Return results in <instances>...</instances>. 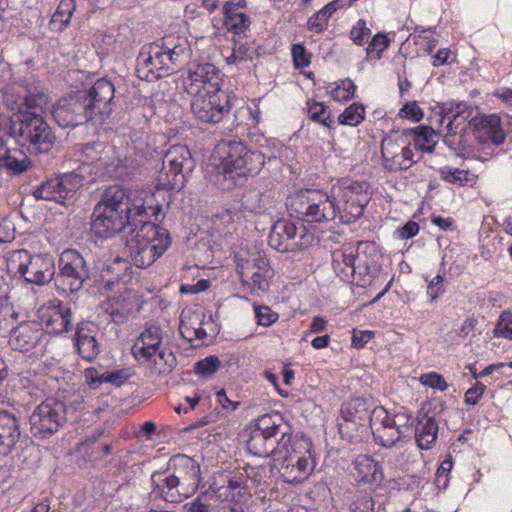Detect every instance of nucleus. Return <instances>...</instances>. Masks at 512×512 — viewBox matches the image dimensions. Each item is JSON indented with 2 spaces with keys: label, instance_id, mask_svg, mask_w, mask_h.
<instances>
[{
  "label": "nucleus",
  "instance_id": "e2e57ef3",
  "mask_svg": "<svg viewBox=\"0 0 512 512\" xmlns=\"http://www.w3.org/2000/svg\"><path fill=\"white\" fill-rule=\"evenodd\" d=\"M129 378V373L125 369L115 370V371H106L104 372V377H102V381L106 383H111L115 386H120Z\"/></svg>",
  "mask_w": 512,
  "mask_h": 512
},
{
  "label": "nucleus",
  "instance_id": "774afa93",
  "mask_svg": "<svg viewBox=\"0 0 512 512\" xmlns=\"http://www.w3.org/2000/svg\"><path fill=\"white\" fill-rule=\"evenodd\" d=\"M486 386L480 382H477L475 386L469 388L465 393V403L469 405H476L479 399L482 397Z\"/></svg>",
  "mask_w": 512,
  "mask_h": 512
},
{
  "label": "nucleus",
  "instance_id": "4be33fe9",
  "mask_svg": "<svg viewBox=\"0 0 512 512\" xmlns=\"http://www.w3.org/2000/svg\"><path fill=\"white\" fill-rule=\"evenodd\" d=\"M469 125H473V136L479 144L492 143L499 146L505 141L506 134L501 128L500 117L496 114L473 118Z\"/></svg>",
  "mask_w": 512,
  "mask_h": 512
},
{
  "label": "nucleus",
  "instance_id": "4d7b16f0",
  "mask_svg": "<svg viewBox=\"0 0 512 512\" xmlns=\"http://www.w3.org/2000/svg\"><path fill=\"white\" fill-rule=\"evenodd\" d=\"M151 49L153 50V53H157V57L161 61L160 69L162 74L168 76L175 70H177L175 65L173 64V61L170 58L169 53H167V49H162V46H154L151 47Z\"/></svg>",
  "mask_w": 512,
  "mask_h": 512
},
{
  "label": "nucleus",
  "instance_id": "9d476101",
  "mask_svg": "<svg viewBox=\"0 0 512 512\" xmlns=\"http://www.w3.org/2000/svg\"><path fill=\"white\" fill-rule=\"evenodd\" d=\"M96 206L104 211L120 214L129 222L148 218L147 208L143 199L137 197L136 191H131L119 185H112L104 189Z\"/></svg>",
  "mask_w": 512,
  "mask_h": 512
},
{
  "label": "nucleus",
  "instance_id": "c85d7f7f",
  "mask_svg": "<svg viewBox=\"0 0 512 512\" xmlns=\"http://www.w3.org/2000/svg\"><path fill=\"white\" fill-rule=\"evenodd\" d=\"M414 438L420 449H429L435 443L438 433V424L434 417L419 413L413 428Z\"/></svg>",
  "mask_w": 512,
  "mask_h": 512
},
{
  "label": "nucleus",
  "instance_id": "680f3d73",
  "mask_svg": "<svg viewBox=\"0 0 512 512\" xmlns=\"http://www.w3.org/2000/svg\"><path fill=\"white\" fill-rule=\"evenodd\" d=\"M388 46L389 39L387 38V36L382 33H378L369 42L366 52L368 55H371L375 50H377L378 58H380V53L383 50H385Z\"/></svg>",
  "mask_w": 512,
  "mask_h": 512
},
{
  "label": "nucleus",
  "instance_id": "bf43d9fd",
  "mask_svg": "<svg viewBox=\"0 0 512 512\" xmlns=\"http://www.w3.org/2000/svg\"><path fill=\"white\" fill-rule=\"evenodd\" d=\"M292 56L296 68H304L310 64L311 56L302 44L292 46Z\"/></svg>",
  "mask_w": 512,
  "mask_h": 512
},
{
  "label": "nucleus",
  "instance_id": "9b49d317",
  "mask_svg": "<svg viewBox=\"0 0 512 512\" xmlns=\"http://www.w3.org/2000/svg\"><path fill=\"white\" fill-rule=\"evenodd\" d=\"M236 260L237 273L244 289L250 293L268 289V279L273 271L264 252L256 249L253 252L241 251L236 255Z\"/></svg>",
  "mask_w": 512,
  "mask_h": 512
},
{
  "label": "nucleus",
  "instance_id": "1a4fd4ad",
  "mask_svg": "<svg viewBox=\"0 0 512 512\" xmlns=\"http://www.w3.org/2000/svg\"><path fill=\"white\" fill-rule=\"evenodd\" d=\"M55 286L62 294L75 293L90 280V268L81 253L75 249L64 250L58 259Z\"/></svg>",
  "mask_w": 512,
  "mask_h": 512
},
{
  "label": "nucleus",
  "instance_id": "20e7f679",
  "mask_svg": "<svg viewBox=\"0 0 512 512\" xmlns=\"http://www.w3.org/2000/svg\"><path fill=\"white\" fill-rule=\"evenodd\" d=\"M221 170L225 178L240 184L249 175H256L265 163V157L260 151L250 150L242 142L223 143Z\"/></svg>",
  "mask_w": 512,
  "mask_h": 512
},
{
  "label": "nucleus",
  "instance_id": "423d86ee",
  "mask_svg": "<svg viewBox=\"0 0 512 512\" xmlns=\"http://www.w3.org/2000/svg\"><path fill=\"white\" fill-rule=\"evenodd\" d=\"M194 167V159L186 146H171L162 157L161 169L155 176V187L158 190H181L186 176Z\"/></svg>",
  "mask_w": 512,
  "mask_h": 512
},
{
  "label": "nucleus",
  "instance_id": "0eeeda50",
  "mask_svg": "<svg viewBox=\"0 0 512 512\" xmlns=\"http://www.w3.org/2000/svg\"><path fill=\"white\" fill-rule=\"evenodd\" d=\"M471 108L464 102H446L437 104L429 117L432 126L437 128L439 133H445V143L449 145L458 154L466 155L471 152L470 148L462 143L463 136H460L459 145L462 147H453L455 142L448 137L455 136L463 130V127L471 116Z\"/></svg>",
  "mask_w": 512,
  "mask_h": 512
},
{
  "label": "nucleus",
  "instance_id": "4c0bfd02",
  "mask_svg": "<svg viewBox=\"0 0 512 512\" xmlns=\"http://www.w3.org/2000/svg\"><path fill=\"white\" fill-rule=\"evenodd\" d=\"M75 7V0H61L50 20L51 29L55 31L64 30L70 22Z\"/></svg>",
  "mask_w": 512,
  "mask_h": 512
},
{
  "label": "nucleus",
  "instance_id": "603ef678",
  "mask_svg": "<svg viewBox=\"0 0 512 512\" xmlns=\"http://www.w3.org/2000/svg\"><path fill=\"white\" fill-rule=\"evenodd\" d=\"M441 178L452 184L464 185L468 181V172L465 170L451 168V167H443L440 169Z\"/></svg>",
  "mask_w": 512,
  "mask_h": 512
},
{
  "label": "nucleus",
  "instance_id": "3c124183",
  "mask_svg": "<svg viewBox=\"0 0 512 512\" xmlns=\"http://www.w3.org/2000/svg\"><path fill=\"white\" fill-rule=\"evenodd\" d=\"M157 358L154 363L159 374L167 373L172 370L176 364V358L171 351L160 350L156 353Z\"/></svg>",
  "mask_w": 512,
  "mask_h": 512
},
{
  "label": "nucleus",
  "instance_id": "69168bd1",
  "mask_svg": "<svg viewBox=\"0 0 512 512\" xmlns=\"http://www.w3.org/2000/svg\"><path fill=\"white\" fill-rule=\"evenodd\" d=\"M444 278L441 275H436L427 287V294L430 296L431 301H435L440 295L444 293L443 286Z\"/></svg>",
  "mask_w": 512,
  "mask_h": 512
},
{
  "label": "nucleus",
  "instance_id": "4468645a",
  "mask_svg": "<svg viewBox=\"0 0 512 512\" xmlns=\"http://www.w3.org/2000/svg\"><path fill=\"white\" fill-rule=\"evenodd\" d=\"M316 460L312 443L305 436H296L292 444V453L286 457L280 467V473L288 483L304 481L314 470Z\"/></svg>",
  "mask_w": 512,
  "mask_h": 512
},
{
  "label": "nucleus",
  "instance_id": "72a5a7b5",
  "mask_svg": "<svg viewBox=\"0 0 512 512\" xmlns=\"http://www.w3.org/2000/svg\"><path fill=\"white\" fill-rule=\"evenodd\" d=\"M417 151L432 153L436 146V131L432 126L419 125L412 129H405Z\"/></svg>",
  "mask_w": 512,
  "mask_h": 512
},
{
  "label": "nucleus",
  "instance_id": "f8f14e48",
  "mask_svg": "<svg viewBox=\"0 0 512 512\" xmlns=\"http://www.w3.org/2000/svg\"><path fill=\"white\" fill-rule=\"evenodd\" d=\"M67 403L60 399H47L29 416V430L37 439H48L67 421Z\"/></svg>",
  "mask_w": 512,
  "mask_h": 512
},
{
  "label": "nucleus",
  "instance_id": "f704fd0d",
  "mask_svg": "<svg viewBox=\"0 0 512 512\" xmlns=\"http://www.w3.org/2000/svg\"><path fill=\"white\" fill-rule=\"evenodd\" d=\"M354 467L363 482L375 483L384 479L382 467L372 456L358 455L354 460Z\"/></svg>",
  "mask_w": 512,
  "mask_h": 512
},
{
  "label": "nucleus",
  "instance_id": "5701e85b",
  "mask_svg": "<svg viewBox=\"0 0 512 512\" xmlns=\"http://www.w3.org/2000/svg\"><path fill=\"white\" fill-rule=\"evenodd\" d=\"M43 336L40 323L26 321L11 330L8 343L13 350L29 352L41 342Z\"/></svg>",
  "mask_w": 512,
  "mask_h": 512
},
{
  "label": "nucleus",
  "instance_id": "5fc2aeb1",
  "mask_svg": "<svg viewBox=\"0 0 512 512\" xmlns=\"http://www.w3.org/2000/svg\"><path fill=\"white\" fill-rule=\"evenodd\" d=\"M254 310L257 323L261 326H270L278 319V314L273 312L271 308L268 306H255Z\"/></svg>",
  "mask_w": 512,
  "mask_h": 512
},
{
  "label": "nucleus",
  "instance_id": "a211bd4d",
  "mask_svg": "<svg viewBox=\"0 0 512 512\" xmlns=\"http://www.w3.org/2000/svg\"><path fill=\"white\" fill-rule=\"evenodd\" d=\"M219 70L212 63L188 64L187 75L183 80V87L188 94L212 92L219 90Z\"/></svg>",
  "mask_w": 512,
  "mask_h": 512
},
{
  "label": "nucleus",
  "instance_id": "b1692460",
  "mask_svg": "<svg viewBox=\"0 0 512 512\" xmlns=\"http://www.w3.org/2000/svg\"><path fill=\"white\" fill-rule=\"evenodd\" d=\"M162 342V329L159 326H148L132 346V354L138 361L148 362L155 357Z\"/></svg>",
  "mask_w": 512,
  "mask_h": 512
},
{
  "label": "nucleus",
  "instance_id": "13d9d810",
  "mask_svg": "<svg viewBox=\"0 0 512 512\" xmlns=\"http://www.w3.org/2000/svg\"><path fill=\"white\" fill-rule=\"evenodd\" d=\"M401 118L410 119L414 122L420 121L424 113L416 101L407 102L399 111Z\"/></svg>",
  "mask_w": 512,
  "mask_h": 512
},
{
  "label": "nucleus",
  "instance_id": "8fccbe9b",
  "mask_svg": "<svg viewBox=\"0 0 512 512\" xmlns=\"http://www.w3.org/2000/svg\"><path fill=\"white\" fill-rule=\"evenodd\" d=\"M201 323L202 320L200 315L195 313L192 315H186L183 313L179 325V332L182 338L191 343L193 331L196 329V326Z\"/></svg>",
  "mask_w": 512,
  "mask_h": 512
},
{
  "label": "nucleus",
  "instance_id": "79ce46f5",
  "mask_svg": "<svg viewBox=\"0 0 512 512\" xmlns=\"http://www.w3.org/2000/svg\"><path fill=\"white\" fill-rule=\"evenodd\" d=\"M230 7L231 4L223 6L225 25L236 34L244 32L251 24L250 18L244 13H232Z\"/></svg>",
  "mask_w": 512,
  "mask_h": 512
},
{
  "label": "nucleus",
  "instance_id": "f257e3e1",
  "mask_svg": "<svg viewBox=\"0 0 512 512\" xmlns=\"http://www.w3.org/2000/svg\"><path fill=\"white\" fill-rule=\"evenodd\" d=\"M114 97V85L101 78L88 89L61 97L53 105L52 115L63 128H74L89 121L103 123L113 112Z\"/></svg>",
  "mask_w": 512,
  "mask_h": 512
},
{
  "label": "nucleus",
  "instance_id": "c03bdc74",
  "mask_svg": "<svg viewBox=\"0 0 512 512\" xmlns=\"http://www.w3.org/2000/svg\"><path fill=\"white\" fill-rule=\"evenodd\" d=\"M266 197L258 190H247L241 199L243 211L259 214L265 209Z\"/></svg>",
  "mask_w": 512,
  "mask_h": 512
},
{
  "label": "nucleus",
  "instance_id": "7c9ffc66",
  "mask_svg": "<svg viewBox=\"0 0 512 512\" xmlns=\"http://www.w3.org/2000/svg\"><path fill=\"white\" fill-rule=\"evenodd\" d=\"M41 321L50 333L61 334L68 331L71 325V310L61 305L50 308L43 312Z\"/></svg>",
  "mask_w": 512,
  "mask_h": 512
},
{
  "label": "nucleus",
  "instance_id": "bb28decb",
  "mask_svg": "<svg viewBox=\"0 0 512 512\" xmlns=\"http://www.w3.org/2000/svg\"><path fill=\"white\" fill-rule=\"evenodd\" d=\"M10 97L15 98V107L12 109H17V111H42L48 103V96L37 88L18 87L11 94H7V101Z\"/></svg>",
  "mask_w": 512,
  "mask_h": 512
},
{
  "label": "nucleus",
  "instance_id": "e433bc0d",
  "mask_svg": "<svg viewBox=\"0 0 512 512\" xmlns=\"http://www.w3.org/2000/svg\"><path fill=\"white\" fill-rule=\"evenodd\" d=\"M382 488H374L368 490H358L356 492V501L352 504V512H375L376 503L382 496L377 493V490Z\"/></svg>",
  "mask_w": 512,
  "mask_h": 512
},
{
  "label": "nucleus",
  "instance_id": "2f4dec72",
  "mask_svg": "<svg viewBox=\"0 0 512 512\" xmlns=\"http://www.w3.org/2000/svg\"><path fill=\"white\" fill-rule=\"evenodd\" d=\"M160 64L157 53H153L151 47L148 52L141 51L137 58L138 77L149 82L165 77L161 72Z\"/></svg>",
  "mask_w": 512,
  "mask_h": 512
},
{
  "label": "nucleus",
  "instance_id": "473e14b6",
  "mask_svg": "<svg viewBox=\"0 0 512 512\" xmlns=\"http://www.w3.org/2000/svg\"><path fill=\"white\" fill-rule=\"evenodd\" d=\"M75 346L80 357L88 362L93 361L100 352V345L91 331L83 326L75 332Z\"/></svg>",
  "mask_w": 512,
  "mask_h": 512
},
{
  "label": "nucleus",
  "instance_id": "ea45409f",
  "mask_svg": "<svg viewBox=\"0 0 512 512\" xmlns=\"http://www.w3.org/2000/svg\"><path fill=\"white\" fill-rule=\"evenodd\" d=\"M342 413L346 422L357 423L369 419L370 412L367 402L363 398H355L342 409Z\"/></svg>",
  "mask_w": 512,
  "mask_h": 512
},
{
  "label": "nucleus",
  "instance_id": "aec40b11",
  "mask_svg": "<svg viewBox=\"0 0 512 512\" xmlns=\"http://www.w3.org/2000/svg\"><path fill=\"white\" fill-rule=\"evenodd\" d=\"M168 472L177 481L181 490L189 496L200 481V465L191 457L178 454L169 461Z\"/></svg>",
  "mask_w": 512,
  "mask_h": 512
},
{
  "label": "nucleus",
  "instance_id": "393cba45",
  "mask_svg": "<svg viewBox=\"0 0 512 512\" xmlns=\"http://www.w3.org/2000/svg\"><path fill=\"white\" fill-rule=\"evenodd\" d=\"M332 265L335 273L346 282H353L357 269L361 268V259L355 255L352 245L344 246L333 252Z\"/></svg>",
  "mask_w": 512,
  "mask_h": 512
},
{
  "label": "nucleus",
  "instance_id": "412c9836",
  "mask_svg": "<svg viewBox=\"0 0 512 512\" xmlns=\"http://www.w3.org/2000/svg\"><path fill=\"white\" fill-rule=\"evenodd\" d=\"M91 231L99 238H110L117 233L123 231L125 234L129 231L127 219L117 213L104 211L101 206H95Z\"/></svg>",
  "mask_w": 512,
  "mask_h": 512
},
{
  "label": "nucleus",
  "instance_id": "a19ab883",
  "mask_svg": "<svg viewBox=\"0 0 512 512\" xmlns=\"http://www.w3.org/2000/svg\"><path fill=\"white\" fill-rule=\"evenodd\" d=\"M276 445L277 441L269 442L266 438L263 437V434H260L257 431H253L247 443L248 450L254 455L260 457H269L272 455L276 449Z\"/></svg>",
  "mask_w": 512,
  "mask_h": 512
},
{
  "label": "nucleus",
  "instance_id": "0e129e2a",
  "mask_svg": "<svg viewBox=\"0 0 512 512\" xmlns=\"http://www.w3.org/2000/svg\"><path fill=\"white\" fill-rule=\"evenodd\" d=\"M205 494L199 495L193 501L185 504V508L188 512H210L212 506L207 501Z\"/></svg>",
  "mask_w": 512,
  "mask_h": 512
},
{
  "label": "nucleus",
  "instance_id": "ddd939ff",
  "mask_svg": "<svg viewBox=\"0 0 512 512\" xmlns=\"http://www.w3.org/2000/svg\"><path fill=\"white\" fill-rule=\"evenodd\" d=\"M368 185L365 182L343 181L333 189V200L336 206V214L344 223H351L359 219L364 208L369 203L370 197L367 193Z\"/></svg>",
  "mask_w": 512,
  "mask_h": 512
},
{
  "label": "nucleus",
  "instance_id": "864d4df0",
  "mask_svg": "<svg viewBox=\"0 0 512 512\" xmlns=\"http://www.w3.org/2000/svg\"><path fill=\"white\" fill-rule=\"evenodd\" d=\"M494 335L512 339V313L508 311L502 312L494 329Z\"/></svg>",
  "mask_w": 512,
  "mask_h": 512
},
{
  "label": "nucleus",
  "instance_id": "052dcab7",
  "mask_svg": "<svg viewBox=\"0 0 512 512\" xmlns=\"http://www.w3.org/2000/svg\"><path fill=\"white\" fill-rule=\"evenodd\" d=\"M289 428L286 424L282 422H277L274 424L273 428H269L267 431H258L260 434H263V437L266 438L269 442L277 441L279 444L278 436L284 438L288 434Z\"/></svg>",
  "mask_w": 512,
  "mask_h": 512
},
{
  "label": "nucleus",
  "instance_id": "39448f33",
  "mask_svg": "<svg viewBox=\"0 0 512 512\" xmlns=\"http://www.w3.org/2000/svg\"><path fill=\"white\" fill-rule=\"evenodd\" d=\"M286 206L291 213L308 223H325L336 217L333 197L322 190H299L287 197Z\"/></svg>",
  "mask_w": 512,
  "mask_h": 512
},
{
  "label": "nucleus",
  "instance_id": "58836bf2",
  "mask_svg": "<svg viewBox=\"0 0 512 512\" xmlns=\"http://www.w3.org/2000/svg\"><path fill=\"white\" fill-rule=\"evenodd\" d=\"M341 6V0L328 3L308 20V28L317 33L322 32L327 27L329 17Z\"/></svg>",
  "mask_w": 512,
  "mask_h": 512
},
{
  "label": "nucleus",
  "instance_id": "c9c22d12",
  "mask_svg": "<svg viewBox=\"0 0 512 512\" xmlns=\"http://www.w3.org/2000/svg\"><path fill=\"white\" fill-rule=\"evenodd\" d=\"M30 159L21 151L8 149L0 154V169H6L12 174H21L29 167Z\"/></svg>",
  "mask_w": 512,
  "mask_h": 512
},
{
  "label": "nucleus",
  "instance_id": "dca6fc26",
  "mask_svg": "<svg viewBox=\"0 0 512 512\" xmlns=\"http://www.w3.org/2000/svg\"><path fill=\"white\" fill-rule=\"evenodd\" d=\"M413 143L405 130L384 138L381 142V155L384 166L389 171L408 170L418 160L414 159Z\"/></svg>",
  "mask_w": 512,
  "mask_h": 512
},
{
  "label": "nucleus",
  "instance_id": "cd10ccee",
  "mask_svg": "<svg viewBox=\"0 0 512 512\" xmlns=\"http://www.w3.org/2000/svg\"><path fill=\"white\" fill-rule=\"evenodd\" d=\"M22 436L20 420L12 413L0 411V447L12 450Z\"/></svg>",
  "mask_w": 512,
  "mask_h": 512
},
{
  "label": "nucleus",
  "instance_id": "6ab92c4d",
  "mask_svg": "<svg viewBox=\"0 0 512 512\" xmlns=\"http://www.w3.org/2000/svg\"><path fill=\"white\" fill-rule=\"evenodd\" d=\"M219 90L200 92L193 95L191 111L202 123H218L230 111V104H221Z\"/></svg>",
  "mask_w": 512,
  "mask_h": 512
},
{
  "label": "nucleus",
  "instance_id": "338daca9",
  "mask_svg": "<svg viewBox=\"0 0 512 512\" xmlns=\"http://www.w3.org/2000/svg\"><path fill=\"white\" fill-rule=\"evenodd\" d=\"M422 383L426 386H429L431 388H436L441 391H444L447 389L448 384L445 381V379L436 373H431L428 375H424L421 377Z\"/></svg>",
  "mask_w": 512,
  "mask_h": 512
},
{
  "label": "nucleus",
  "instance_id": "2eb2a0df",
  "mask_svg": "<svg viewBox=\"0 0 512 512\" xmlns=\"http://www.w3.org/2000/svg\"><path fill=\"white\" fill-rule=\"evenodd\" d=\"M312 241L313 235L307 232L304 224L297 226L290 220L280 219L272 226L268 243L273 249L285 253L307 248Z\"/></svg>",
  "mask_w": 512,
  "mask_h": 512
},
{
  "label": "nucleus",
  "instance_id": "a878e982",
  "mask_svg": "<svg viewBox=\"0 0 512 512\" xmlns=\"http://www.w3.org/2000/svg\"><path fill=\"white\" fill-rule=\"evenodd\" d=\"M153 484V492L156 493L163 500L170 503H179L183 498H187L185 492L179 486L177 481L170 475L168 470L166 472H154L151 476Z\"/></svg>",
  "mask_w": 512,
  "mask_h": 512
},
{
  "label": "nucleus",
  "instance_id": "6e6552de",
  "mask_svg": "<svg viewBox=\"0 0 512 512\" xmlns=\"http://www.w3.org/2000/svg\"><path fill=\"white\" fill-rule=\"evenodd\" d=\"M8 267L19 274L25 282L45 285L55 276V263L47 254L31 255L27 250L14 251L9 259Z\"/></svg>",
  "mask_w": 512,
  "mask_h": 512
},
{
  "label": "nucleus",
  "instance_id": "6e6d98bb",
  "mask_svg": "<svg viewBox=\"0 0 512 512\" xmlns=\"http://www.w3.org/2000/svg\"><path fill=\"white\" fill-rule=\"evenodd\" d=\"M371 30L366 26L363 19H359L357 24L350 31V38L356 45H363L370 36Z\"/></svg>",
  "mask_w": 512,
  "mask_h": 512
},
{
  "label": "nucleus",
  "instance_id": "c756f323",
  "mask_svg": "<svg viewBox=\"0 0 512 512\" xmlns=\"http://www.w3.org/2000/svg\"><path fill=\"white\" fill-rule=\"evenodd\" d=\"M162 49H167L176 69L182 67L191 56V48L187 38L169 34L162 39Z\"/></svg>",
  "mask_w": 512,
  "mask_h": 512
},
{
  "label": "nucleus",
  "instance_id": "09e8293b",
  "mask_svg": "<svg viewBox=\"0 0 512 512\" xmlns=\"http://www.w3.org/2000/svg\"><path fill=\"white\" fill-rule=\"evenodd\" d=\"M221 362L215 355H210L194 364V372L202 377H210L220 368Z\"/></svg>",
  "mask_w": 512,
  "mask_h": 512
},
{
  "label": "nucleus",
  "instance_id": "49530a36",
  "mask_svg": "<svg viewBox=\"0 0 512 512\" xmlns=\"http://www.w3.org/2000/svg\"><path fill=\"white\" fill-rule=\"evenodd\" d=\"M373 434L379 440L383 447H392L400 440L406 438L405 435L398 433V430L394 425H386L381 420V427L376 428Z\"/></svg>",
  "mask_w": 512,
  "mask_h": 512
},
{
  "label": "nucleus",
  "instance_id": "f3484780",
  "mask_svg": "<svg viewBox=\"0 0 512 512\" xmlns=\"http://www.w3.org/2000/svg\"><path fill=\"white\" fill-rule=\"evenodd\" d=\"M83 178L75 173H65L61 176L48 179L37 186L32 195L36 199L54 201L64 204L82 187Z\"/></svg>",
  "mask_w": 512,
  "mask_h": 512
},
{
  "label": "nucleus",
  "instance_id": "de8ad7c7",
  "mask_svg": "<svg viewBox=\"0 0 512 512\" xmlns=\"http://www.w3.org/2000/svg\"><path fill=\"white\" fill-rule=\"evenodd\" d=\"M364 113L363 105L353 103L339 115L338 122L340 124L356 126L364 119Z\"/></svg>",
  "mask_w": 512,
  "mask_h": 512
},
{
  "label": "nucleus",
  "instance_id": "a18cd8bd",
  "mask_svg": "<svg viewBox=\"0 0 512 512\" xmlns=\"http://www.w3.org/2000/svg\"><path fill=\"white\" fill-rule=\"evenodd\" d=\"M374 414L376 413H383V423L386 425H394L396 429L398 430V433L401 435H405V437H408V439L411 438V435L413 433V423L409 424V421L411 417L407 414H396L394 417H390L383 409L380 411H373Z\"/></svg>",
  "mask_w": 512,
  "mask_h": 512
},
{
  "label": "nucleus",
  "instance_id": "37998d69",
  "mask_svg": "<svg viewBox=\"0 0 512 512\" xmlns=\"http://www.w3.org/2000/svg\"><path fill=\"white\" fill-rule=\"evenodd\" d=\"M308 117L317 123L331 128L333 120L331 119V111L321 102L308 100L306 104Z\"/></svg>",
  "mask_w": 512,
  "mask_h": 512
},
{
  "label": "nucleus",
  "instance_id": "f03ea898",
  "mask_svg": "<svg viewBox=\"0 0 512 512\" xmlns=\"http://www.w3.org/2000/svg\"><path fill=\"white\" fill-rule=\"evenodd\" d=\"M128 227L123 253L139 268L152 265L171 244L168 230L149 221V217L129 222Z\"/></svg>",
  "mask_w": 512,
  "mask_h": 512
},
{
  "label": "nucleus",
  "instance_id": "7ed1b4c3",
  "mask_svg": "<svg viewBox=\"0 0 512 512\" xmlns=\"http://www.w3.org/2000/svg\"><path fill=\"white\" fill-rule=\"evenodd\" d=\"M9 135L21 146L39 153L49 152L56 135L43 116L36 111H17L10 118Z\"/></svg>",
  "mask_w": 512,
  "mask_h": 512
}]
</instances>
